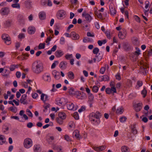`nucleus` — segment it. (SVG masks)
<instances>
[{
  "instance_id": "c85d7f7f",
  "label": "nucleus",
  "mask_w": 152,
  "mask_h": 152,
  "mask_svg": "<svg viewBox=\"0 0 152 152\" xmlns=\"http://www.w3.org/2000/svg\"><path fill=\"white\" fill-rule=\"evenodd\" d=\"M122 152H129V149L128 147L126 146H122L121 148Z\"/></svg>"
},
{
  "instance_id": "09e8293b",
  "label": "nucleus",
  "mask_w": 152,
  "mask_h": 152,
  "mask_svg": "<svg viewBox=\"0 0 152 152\" xmlns=\"http://www.w3.org/2000/svg\"><path fill=\"white\" fill-rule=\"evenodd\" d=\"M11 21L10 20H8L5 21L4 23L5 25L7 27H9L10 26Z\"/></svg>"
},
{
  "instance_id": "0e129e2a",
  "label": "nucleus",
  "mask_w": 152,
  "mask_h": 152,
  "mask_svg": "<svg viewBox=\"0 0 152 152\" xmlns=\"http://www.w3.org/2000/svg\"><path fill=\"white\" fill-rule=\"evenodd\" d=\"M92 148L94 150L97 152L101 151L99 147H93Z\"/></svg>"
},
{
  "instance_id": "aec40b11",
  "label": "nucleus",
  "mask_w": 152,
  "mask_h": 152,
  "mask_svg": "<svg viewBox=\"0 0 152 152\" xmlns=\"http://www.w3.org/2000/svg\"><path fill=\"white\" fill-rule=\"evenodd\" d=\"M109 8L111 14L112 15H115L116 13V10L115 8L112 5V4H110Z\"/></svg>"
},
{
  "instance_id": "de8ad7c7",
  "label": "nucleus",
  "mask_w": 152,
  "mask_h": 152,
  "mask_svg": "<svg viewBox=\"0 0 152 152\" xmlns=\"http://www.w3.org/2000/svg\"><path fill=\"white\" fill-rule=\"evenodd\" d=\"M64 139L68 142H70L71 140L69 136L67 135H65L64 136Z\"/></svg>"
},
{
  "instance_id": "774afa93",
  "label": "nucleus",
  "mask_w": 152,
  "mask_h": 152,
  "mask_svg": "<svg viewBox=\"0 0 152 152\" xmlns=\"http://www.w3.org/2000/svg\"><path fill=\"white\" fill-rule=\"evenodd\" d=\"M137 84L139 87H140L142 85V82L141 81L138 80L137 81Z\"/></svg>"
},
{
  "instance_id": "680f3d73",
  "label": "nucleus",
  "mask_w": 152,
  "mask_h": 152,
  "mask_svg": "<svg viewBox=\"0 0 152 152\" xmlns=\"http://www.w3.org/2000/svg\"><path fill=\"white\" fill-rule=\"evenodd\" d=\"M21 85L24 86V88H26L28 87V86L27 83L26 82H22L21 83Z\"/></svg>"
},
{
  "instance_id": "864d4df0",
  "label": "nucleus",
  "mask_w": 152,
  "mask_h": 152,
  "mask_svg": "<svg viewBox=\"0 0 152 152\" xmlns=\"http://www.w3.org/2000/svg\"><path fill=\"white\" fill-rule=\"evenodd\" d=\"M12 6L13 8H20V4L18 3H15L12 5Z\"/></svg>"
},
{
  "instance_id": "37998d69",
  "label": "nucleus",
  "mask_w": 152,
  "mask_h": 152,
  "mask_svg": "<svg viewBox=\"0 0 152 152\" xmlns=\"http://www.w3.org/2000/svg\"><path fill=\"white\" fill-rule=\"evenodd\" d=\"M55 149L58 151V152H63L61 151L62 150V147L61 145L56 146L55 147Z\"/></svg>"
},
{
  "instance_id": "6ab92c4d",
  "label": "nucleus",
  "mask_w": 152,
  "mask_h": 152,
  "mask_svg": "<svg viewBox=\"0 0 152 152\" xmlns=\"http://www.w3.org/2000/svg\"><path fill=\"white\" fill-rule=\"evenodd\" d=\"M64 54L63 52L61 50H57L55 53V55L57 58L62 56Z\"/></svg>"
},
{
  "instance_id": "58836bf2",
  "label": "nucleus",
  "mask_w": 152,
  "mask_h": 152,
  "mask_svg": "<svg viewBox=\"0 0 152 152\" xmlns=\"http://www.w3.org/2000/svg\"><path fill=\"white\" fill-rule=\"evenodd\" d=\"M136 49L137 50L134 52V55L136 56L137 57L140 54V50H139V48H136Z\"/></svg>"
},
{
  "instance_id": "79ce46f5",
  "label": "nucleus",
  "mask_w": 152,
  "mask_h": 152,
  "mask_svg": "<svg viewBox=\"0 0 152 152\" xmlns=\"http://www.w3.org/2000/svg\"><path fill=\"white\" fill-rule=\"evenodd\" d=\"M18 37L19 39L21 40L22 39H24L25 38V36L24 33H21L19 34L18 36Z\"/></svg>"
},
{
  "instance_id": "603ef678",
  "label": "nucleus",
  "mask_w": 152,
  "mask_h": 152,
  "mask_svg": "<svg viewBox=\"0 0 152 152\" xmlns=\"http://www.w3.org/2000/svg\"><path fill=\"white\" fill-rule=\"evenodd\" d=\"M26 112L28 113H27V114L31 118L32 117L33 114L31 113V112L29 109H27L26 110Z\"/></svg>"
},
{
  "instance_id": "4be33fe9",
  "label": "nucleus",
  "mask_w": 152,
  "mask_h": 152,
  "mask_svg": "<svg viewBox=\"0 0 152 152\" xmlns=\"http://www.w3.org/2000/svg\"><path fill=\"white\" fill-rule=\"evenodd\" d=\"M142 103H139L135 106V110L136 112H138L140 111L142 108Z\"/></svg>"
},
{
  "instance_id": "f03ea898",
  "label": "nucleus",
  "mask_w": 152,
  "mask_h": 152,
  "mask_svg": "<svg viewBox=\"0 0 152 152\" xmlns=\"http://www.w3.org/2000/svg\"><path fill=\"white\" fill-rule=\"evenodd\" d=\"M102 114L100 113L97 111L95 113H92L89 115V120L95 125L98 124L100 122V118Z\"/></svg>"
},
{
  "instance_id": "1a4fd4ad",
  "label": "nucleus",
  "mask_w": 152,
  "mask_h": 152,
  "mask_svg": "<svg viewBox=\"0 0 152 152\" xmlns=\"http://www.w3.org/2000/svg\"><path fill=\"white\" fill-rule=\"evenodd\" d=\"M10 10L7 7L2 8L1 10V13L3 15H7L9 13Z\"/></svg>"
},
{
  "instance_id": "0eeeda50",
  "label": "nucleus",
  "mask_w": 152,
  "mask_h": 152,
  "mask_svg": "<svg viewBox=\"0 0 152 152\" xmlns=\"http://www.w3.org/2000/svg\"><path fill=\"white\" fill-rule=\"evenodd\" d=\"M70 36L74 40H78L80 37L79 35L76 33L75 31H72L71 33Z\"/></svg>"
},
{
  "instance_id": "a18cd8bd",
  "label": "nucleus",
  "mask_w": 152,
  "mask_h": 152,
  "mask_svg": "<svg viewBox=\"0 0 152 152\" xmlns=\"http://www.w3.org/2000/svg\"><path fill=\"white\" fill-rule=\"evenodd\" d=\"M99 88L96 86H94L92 88V91H93L95 92L96 93L98 91Z\"/></svg>"
},
{
  "instance_id": "f257e3e1",
  "label": "nucleus",
  "mask_w": 152,
  "mask_h": 152,
  "mask_svg": "<svg viewBox=\"0 0 152 152\" xmlns=\"http://www.w3.org/2000/svg\"><path fill=\"white\" fill-rule=\"evenodd\" d=\"M43 65L39 60L34 61L31 65V70L32 72L36 74H39L43 71Z\"/></svg>"
},
{
  "instance_id": "2f4dec72",
  "label": "nucleus",
  "mask_w": 152,
  "mask_h": 152,
  "mask_svg": "<svg viewBox=\"0 0 152 152\" xmlns=\"http://www.w3.org/2000/svg\"><path fill=\"white\" fill-rule=\"evenodd\" d=\"M5 142V139L2 135H0V145L3 144Z\"/></svg>"
},
{
  "instance_id": "4c0bfd02",
  "label": "nucleus",
  "mask_w": 152,
  "mask_h": 152,
  "mask_svg": "<svg viewBox=\"0 0 152 152\" xmlns=\"http://www.w3.org/2000/svg\"><path fill=\"white\" fill-rule=\"evenodd\" d=\"M5 71L3 75V76L4 77L8 76L10 73V71L7 69H5Z\"/></svg>"
},
{
  "instance_id": "7c9ffc66",
  "label": "nucleus",
  "mask_w": 152,
  "mask_h": 152,
  "mask_svg": "<svg viewBox=\"0 0 152 152\" xmlns=\"http://www.w3.org/2000/svg\"><path fill=\"white\" fill-rule=\"evenodd\" d=\"M31 2L29 0L25 1V4L26 8L28 9H30L31 7Z\"/></svg>"
},
{
  "instance_id": "c9c22d12",
  "label": "nucleus",
  "mask_w": 152,
  "mask_h": 152,
  "mask_svg": "<svg viewBox=\"0 0 152 152\" xmlns=\"http://www.w3.org/2000/svg\"><path fill=\"white\" fill-rule=\"evenodd\" d=\"M45 43H40L38 46V49L39 50L44 49L45 48Z\"/></svg>"
},
{
  "instance_id": "a878e982",
  "label": "nucleus",
  "mask_w": 152,
  "mask_h": 152,
  "mask_svg": "<svg viewBox=\"0 0 152 152\" xmlns=\"http://www.w3.org/2000/svg\"><path fill=\"white\" fill-rule=\"evenodd\" d=\"M68 76L70 79L72 80L74 79L75 75L72 72L70 71L68 73Z\"/></svg>"
},
{
  "instance_id": "052dcab7",
  "label": "nucleus",
  "mask_w": 152,
  "mask_h": 152,
  "mask_svg": "<svg viewBox=\"0 0 152 152\" xmlns=\"http://www.w3.org/2000/svg\"><path fill=\"white\" fill-rule=\"evenodd\" d=\"M105 70V67H102L100 70V72L102 74H104Z\"/></svg>"
},
{
  "instance_id": "13d9d810",
  "label": "nucleus",
  "mask_w": 152,
  "mask_h": 152,
  "mask_svg": "<svg viewBox=\"0 0 152 152\" xmlns=\"http://www.w3.org/2000/svg\"><path fill=\"white\" fill-rule=\"evenodd\" d=\"M52 38V37H51L49 36L47 38V39L45 41V42L47 43V45H49L50 44L49 41H50Z\"/></svg>"
},
{
  "instance_id": "338daca9",
  "label": "nucleus",
  "mask_w": 152,
  "mask_h": 152,
  "mask_svg": "<svg viewBox=\"0 0 152 152\" xmlns=\"http://www.w3.org/2000/svg\"><path fill=\"white\" fill-rule=\"evenodd\" d=\"M15 65H11L10 66V71H14L15 69Z\"/></svg>"
},
{
  "instance_id": "dca6fc26",
  "label": "nucleus",
  "mask_w": 152,
  "mask_h": 152,
  "mask_svg": "<svg viewBox=\"0 0 152 152\" xmlns=\"http://www.w3.org/2000/svg\"><path fill=\"white\" fill-rule=\"evenodd\" d=\"M67 63L65 61H62L60 62L59 65V67L62 69H66Z\"/></svg>"
},
{
  "instance_id": "bb28decb",
  "label": "nucleus",
  "mask_w": 152,
  "mask_h": 152,
  "mask_svg": "<svg viewBox=\"0 0 152 152\" xmlns=\"http://www.w3.org/2000/svg\"><path fill=\"white\" fill-rule=\"evenodd\" d=\"M63 99H61L60 98H57L56 100V104L60 105H62L63 103Z\"/></svg>"
},
{
  "instance_id": "393cba45",
  "label": "nucleus",
  "mask_w": 152,
  "mask_h": 152,
  "mask_svg": "<svg viewBox=\"0 0 152 152\" xmlns=\"http://www.w3.org/2000/svg\"><path fill=\"white\" fill-rule=\"evenodd\" d=\"M101 77L102 78L101 81H109L110 80V78L109 77L106 75H104L103 76H101Z\"/></svg>"
},
{
  "instance_id": "423d86ee",
  "label": "nucleus",
  "mask_w": 152,
  "mask_h": 152,
  "mask_svg": "<svg viewBox=\"0 0 152 152\" xmlns=\"http://www.w3.org/2000/svg\"><path fill=\"white\" fill-rule=\"evenodd\" d=\"M66 12L63 10L59 11L57 14V18L59 19H61V18H65L66 16Z\"/></svg>"
},
{
  "instance_id": "8fccbe9b",
  "label": "nucleus",
  "mask_w": 152,
  "mask_h": 152,
  "mask_svg": "<svg viewBox=\"0 0 152 152\" xmlns=\"http://www.w3.org/2000/svg\"><path fill=\"white\" fill-rule=\"evenodd\" d=\"M99 51V49L97 48H95L93 50V53L94 54H97Z\"/></svg>"
},
{
  "instance_id": "9d476101",
  "label": "nucleus",
  "mask_w": 152,
  "mask_h": 152,
  "mask_svg": "<svg viewBox=\"0 0 152 152\" xmlns=\"http://www.w3.org/2000/svg\"><path fill=\"white\" fill-rule=\"evenodd\" d=\"M27 95L26 94H23L22 95L20 99V102L21 103L24 104H27L28 103L26 100V99Z\"/></svg>"
},
{
  "instance_id": "a19ab883",
  "label": "nucleus",
  "mask_w": 152,
  "mask_h": 152,
  "mask_svg": "<svg viewBox=\"0 0 152 152\" xmlns=\"http://www.w3.org/2000/svg\"><path fill=\"white\" fill-rule=\"evenodd\" d=\"M118 36L120 39H124L125 37V36L124 35L123 33L121 31L119 32V33L118 34Z\"/></svg>"
},
{
  "instance_id": "412c9836",
  "label": "nucleus",
  "mask_w": 152,
  "mask_h": 152,
  "mask_svg": "<svg viewBox=\"0 0 152 152\" xmlns=\"http://www.w3.org/2000/svg\"><path fill=\"white\" fill-rule=\"evenodd\" d=\"M35 28L34 27H29L28 30V33L30 34H34L35 31Z\"/></svg>"
},
{
  "instance_id": "b1692460",
  "label": "nucleus",
  "mask_w": 152,
  "mask_h": 152,
  "mask_svg": "<svg viewBox=\"0 0 152 152\" xmlns=\"http://www.w3.org/2000/svg\"><path fill=\"white\" fill-rule=\"evenodd\" d=\"M152 54V49H149L148 51V50H147L144 53L143 55L145 56H146L147 57V56H151Z\"/></svg>"
},
{
  "instance_id": "5fc2aeb1",
  "label": "nucleus",
  "mask_w": 152,
  "mask_h": 152,
  "mask_svg": "<svg viewBox=\"0 0 152 152\" xmlns=\"http://www.w3.org/2000/svg\"><path fill=\"white\" fill-rule=\"evenodd\" d=\"M29 56V55L27 53H24L22 54V60L26 59H27V58H26V57H28Z\"/></svg>"
},
{
  "instance_id": "a211bd4d",
  "label": "nucleus",
  "mask_w": 152,
  "mask_h": 152,
  "mask_svg": "<svg viewBox=\"0 0 152 152\" xmlns=\"http://www.w3.org/2000/svg\"><path fill=\"white\" fill-rule=\"evenodd\" d=\"M67 109L70 110H76V108L74 107V105L72 103L69 102L67 104Z\"/></svg>"
},
{
  "instance_id": "f3484780",
  "label": "nucleus",
  "mask_w": 152,
  "mask_h": 152,
  "mask_svg": "<svg viewBox=\"0 0 152 152\" xmlns=\"http://www.w3.org/2000/svg\"><path fill=\"white\" fill-rule=\"evenodd\" d=\"M73 135L78 140H80L81 138V136L80 135L79 132L77 130H76L73 132Z\"/></svg>"
},
{
  "instance_id": "6e6552de",
  "label": "nucleus",
  "mask_w": 152,
  "mask_h": 152,
  "mask_svg": "<svg viewBox=\"0 0 152 152\" xmlns=\"http://www.w3.org/2000/svg\"><path fill=\"white\" fill-rule=\"evenodd\" d=\"M82 16L85 17L86 21L88 22H90L92 19V18L86 12H83L82 14Z\"/></svg>"
},
{
  "instance_id": "7ed1b4c3",
  "label": "nucleus",
  "mask_w": 152,
  "mask_h": 152,
  "mask_svg": "<svg viewBox=\"0 0 152 152\" xmlns=\"http://www.w3.org/2000/svg\"><path fill=\"white\" fill-rule=\"evenodd\" d=\"M33 144V142L32 140L29 138L25 139L23 142V145L26 148H29L31 147Z\"/></svg>"
},
{
  "instance_id": "f8f14e48",
  "label": "nucleus",
  "mask_w": 152,
  "mask_h": 152,
  "mask_svg": "<svg viewBox=\"0 0 152 152\" xmlns=\"http://www.w3.org/2000/svg\"><path fill=\"white\" fill-rule=\"evenodd\" d=\"M52 74L54 78L56 80H58L61 77L59 72L56 70H53L52 72Z\"/></svg>"
},
{
  "instance_id": "39448f33",
  "label": "nucleus",
  "mask_w": 152,
  "mask_h": 152,
  "mask_svg": "<svg viewBox=\"0 0 152 152\" xmlns=\"http://www.w3.org/2000/svg\"><path fill=\"white\" fill-rule=\"evenodd\" d=\"M2 39L4 41L5 43L7 45H9L11 43V39L10 36L7 34L2 35Z\"/></svg>"
},
{
  "instance_id": "4468645a",
  "label": "nucleus",
  "mask_w": 152,
  "mask_h": 152,
  "mask_svg": "<svg viewBox=\"0 0 152 152\" xmlns=\"http://www.w3.org/2000/svg\"><path fill=\"white\" fill-rule=\"evenodd\" d=\"M132 40L133 44L136 46L139 45L140 42L137 38L136 37H134L132 38Z\"/></svg>"
},
{
  "instance_id": "5701e85b",
  "label": "nucleus",
  "mask_w": 152,
  "mask_h": 152,
  "mask_svg": "<svg viewBox=\"0 0 152 152\" xmlns=\"http://www.w3.org/2000/svg\"><path fill=\"white\" fill-rule=\"evenodd\" d=\"M39 18L40 20H44L45 18L46 17L45 13L43 12H40L39 13Z\"/></svg>"
},
{
  "instance_id": "2eb2a0df",
  "label": "nucleus",
  "mask_w": 152,
  "mask_h": 152,
  "mask_svg": "<svg viewBox=\"0 0 152 152\" xmlns=\"http://www.w3.org/2000/svg\"><path fill=\"white\" fill-rule=\"evenodd\" d=\"M18 19L20 23L23 24L24 23V18L23 16L21 14L18 15Z\"/></svg>"
},
{
  "instance_id": "4d7b16f0",
  "label": "nucleus",
  "mask_w": 152,
  "mask_h": 152,
  "mask_svg": "<svg viewBox=\"0 0 152 152\" xmlns=\"http://www.w3.org/2000/svg\"><path fill=\"white\" fill-rule=\"evenodd\" d=\"M134 18L135 20L139 23L140 22V18L137 15H134Z\"/></svg>"
},
{
  "instance_id": "ea45409f",
  "label": "nucleus",
  "mask_w": 152,
  "mask_h": 152,
  "mask_svg": "<svg viewBox=\"0 0 152 152\" xmlns=\"http://www.w3.org/2000/svg\"><path fill=\"white\" fill-rule=\"evenodd\" d=\"M147 91L145 88L142 91L141 94L143 95V97L145 98L146 95Z\"/></svg>"
},
{
  "instance_id": "9b49d317",
  "label": "nucleus",
  "mask_w": 152,
  "mask_h": 152,
  "mask_svg": "<svg viewBox=\"0 0 152 152\" xmlns=\"http://www.w3.org/2000/svg\"><path fill=\"white\" fill-rule=\"evenodd\" d=\"M131 132L134 134H137V131L136 127V124H134L131 126Z\"/></svg>"
},
{
  "instance_id": "c03bdc74",
  "label": "nucleus",
  "mask_w": 152,
  "mask_h": 152,
  "mask_svg": "<svg viewBox=\"0 0 152 152\" xmlns=\"http://www.w3.org/2000/svg\"><path fill=\"white\" fill-rule=\"evenodd\" d=\"M73 117L76 120H78L79 119L78 113L77 112H75L73 115Z\"/></svg>"
},
{
  "instance_id": "473e14b6",
  "label": "nucleus",
  "mask_w": 152,
  "mask_h": 152,
  "mask_svg": "<svg viewBox=\"0 0 152 152\" xmlns=\"http://www.w3.org/2000/svg\"><path fill=\"white\" fill-rule=\"evenodd\" d=\"M124 112L123 108L121 107L117 108L116 110V113L119 114H121Z\"/></svg>"
},
{
  "instance_id": "ddd939ff",
  "label": "nucleus",
  "mask_w": 152,
  "mask_h": 152,
  "mask_svg": "<svg viewBox=\"0 0 152 152\" xmlns=\"http://www.w3.org/2000/svg\"><path fill=\"white\" fill-rule=\"evenodd\" d=\"M42 79L45 81L50 82V77L49 75L45 74L42 76Z\"/></svg>"
},
{
  "instance_id": "f704fd0d",
  "label": "nucleus",
  "mask_w": 152,
  "mask_h": 152,
  "mask_svg": "<svg viewBox=\"0 0 152 152\" xmlns=\"http://www.w3.org/2000/svg\"><path fill=\"white\" fill-rule=\"evenodd\" d=\"M68 92L70 95L75 94V89L72 88H70L68 90Z\"/></svg>"
},
{
  "instance_id": "e433bc0d",
  "label": "nucleus",
  "mask_w": 152,
  "mask_h": 152,
  "mask_svg": "<svg viewBox=\"0 0 152 152\" xmlns=\"http://www.w3.org/2000/svg\"><path fill=\"white\" fill-rule=\"evenodd\" d=\"M57 122L60 124H62L63 123V119L59 117L56 118Z\"/></svg>"
},
{
  "instance_id": "6e6d98bb",
  "label": "nucleus",
  "mask_w": 152,
  "mask_h": 152,
  "mask_svg": "<svg viewBox=\"0 0 152 152\" xmlns=\"http://www.w3.org/2000/svg\"><path fill=\"white\" fill-rule=\"evenodd\" d=\"M88 98L89 100L91 102L93 101L94 97L93 95L91 94L90 93L89 94Z\"/></svg>"
},
{
  "instance_id": "cd10ccee",
  "label": "nucleus",
  "mask_w": 152,
  "mask_h": 152,
  "mask_svg": "<svg viewBox=\"0 0 152 152\" xmlns=\"http://www.w3.org/2000/svg\"><path fill=\"white\" fill-rule=\"evenodd\" d=\"M58 117L62 118L63 119H64L66 117V114L64 112H61L59 113L58 114Z\"/></svg>"
},
{
  "instance_id": "20e7f679",
  "label": "nucleus",
  "mask_w": 152,
  "mask_h": 152,
  "mask_svg": "<svg viewBox=\"0 0 152 152\" xmlns=\"http://www.w3.org/2000/svg\"><path fill=\"white\" fill-rule=\"evenodd\" d=\"M75 95L76 96V97L80 99H84L87 98L86 94L83 92L80 91H77L75 92Z\"/></svg>"
},
{
  "instance_id": "49530a36",
  "label": "nucleus",
  "mask_w": 152,
  "mask_h": 152,
  "mask_svg": "<svg viewBox=\"0 0 152 152\" xmlns=\"http://www.w3.org/2000/svg\"><path fill=\"white\" fill-rule=\"evenodd\" d=\"M127 119V118L125 116H123L121 117L120 118V121L121 122H125L126 120Z\"/></svg>"
},
{
  "instance_id": "3c124183",
  "label": "nucleus",
  "mask_w": 152,
  "mask_h": 152,
  "mask_svg": "<svg viewBox=\"0 0 152 152\" xmlns=\"http://www.w3.org/2000/svg\"><path fill=\"white\" fill-rule=\"evenodd\" d=\"M58 64V61H55L53 63L52 65L51 68L52 69H53L55 68L56 66V64Z\"/></svg>"
},
{
  "instance_id": "72a5a7b5",
  "label": "nucleus",
  "mask_w": 152,
  "mask_h": 152,
  "mask_svg": "<svg viewBox=\"0 0 152 152\" xmlns=\"http://www.w3.org/2000/svg\"><path fill=\"white\" fill-rule=\"evenodd\" d=\"M40 147L39 145H36L34 146V150L35 152H40Z\"/></svg>"
},
{
  "instance_id": "69168bd1",
  "label": "nucleus",
  "mask_w": 152,
  "mask_h": 152,
  "mask_svg": "<svg viewBox=\"0 0 152 152\" xmlns=\"http://www.w3.org/2000/svg\"><path fill=\"white\" fill-rule=\"evenodd\" d=\"M27 126L28 128H31L33 126V124L31 122H29L27 124Z\"/></svg>"
},
{
  "instance_id": "bf43d9fd",
  "label": "nucleus",
  "mask_w": 152,
  "mask_h": 152,
  "mask_svg": "<svg viewBox=\"0 0 152 152\" xmlns=\"http://www.w3.org/2000/svg\"><path fill=\"white\" fill-rule=\"evenodd\" d=\"M105 91L106 93L109 94L111 93L110 88H107L105 89Z\"/></svg>"
},
{
  "instance_id": "e2e57ef3",
  "label": "nucleus",
  "mask_w": 152,
  "mask_h": 152,
  "mask_svg": "<svg viewBox=\"0 0 152 152\" xmlns=\"http://www.w3.org/2000/svg\"><path fill=\"white\" fill-rule=\"evenodd\" d=\"M111 93L113 92V93H116L117 91H116V89L115 87H111V88H110Z\"/></svg>"
},
{
  "instance_id": "c756f323",
  "label": "nucleus",
  "mask_w": 152,
  "mask_h": 152,
  "mask_svg": "<svg viewBox=\"0 0 152 152\" xmlns=\"http://www.w3.org/2000/svg\"><path fill=\"white\" fill-rule=\"evenodd\" d=\"M95 57H96L97 59V61L99 62L102 59L103 57V55L101 54L100 53H99L98 55H96Z\"/></svg>"
}]
</instances>
